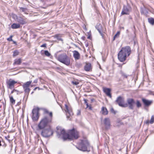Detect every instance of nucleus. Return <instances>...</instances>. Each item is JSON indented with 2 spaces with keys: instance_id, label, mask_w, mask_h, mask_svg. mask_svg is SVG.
I'll list each match as a JSON object with an SVG mask.
<instances>
[{
  "instance_id": "1",
  "label": "nucleus",
  "mask_w": 154,
  "mask_h": 154,
  "mask_svg": "<svg viewBox=\"0 0 154 154\" xmlns=\"http://www.w3.org/2000/svg\"><path fill=\"white\" fill-rule=\"evenodd\" d=\"M56 131L57 136L59 137L61 136L64 140L67 139L69 140H73V139H77L78 137V132L73 128L71 130L69 131V134H68L66 132L65 130L63 129L62 130L57 128Z\"/></svg>"
},
{
  "instance_id": "2",
  "label": "nucleus",
  "mask_w": 154,
  "mask_h": 154,
  "mask_svg": "<svg viewBox=\"0 0 154 154\" xmlns=\"http://www.w3.org/2000/svg\"><path fill=\"white\" fill-rule=\"evenodd\" d=\"M43 110L44 113L49 114V116H45L41 119L38 125L40 130L51 127L50 124L51 123L53 118V113L52 112H49L48 110L46 109H43Z\"/></svg>"
},
{
  "instance_id": "3",
  "label": "nucleus",
  "mask_w": 154,
  "mask_h": 154,
  "mask_svg": "<svg viewBox=\"0 0 154 154\" xmlns=\"http://www.w3.org/2000/svg\"><path fill=\"white\" fill-rule=\"evenodd\" d=\"M131 53V48L129 46H126L121 48L119 52L118 59L121 62H123L126 60Z\"/></svg>"
},
{
  "instance_id": "4",
  "label": "nucleus",
  "mask_w": 154,
  "mask_h": 154,
  "mask_svg": "<svg viewBox=\"0 0 154 154\" xmlns=\"http://www.w3.org/2000/svg\"><path fill=\"white\" fill-rule=\"evenodd\" d=\"M76 148L79 150L83 152H89L90 151V145L89 142L86 140H82L79 146H76Z\"/></svg>"
},
{
  "instance_id": "5",
  "label": "nucleus",
  "mask_w": 154,
  "mask_h": 154,
  "mask_svg": "<svg viewBox=\"0 0 154 154\" xmlns=\"http://www.w3.org/2000/svg\"><path fill=\"white\" fill-rule=\"evenodd\" d=\"M57 59L59 61L67 66H69L70 64V59L65 53L59 55Z\"/></svg>"
},
{
  "instance_id": "6",
  "label": "nucleus",
  "mask_w": 154,
  "mask_h": 154,
  "mask_svg": "<svg viewBox=\"0 0 154 154\" xmlns=\"http://www.w3.org/2000/svg\"><path fill=\"white\" fill-rule=\"evenodd\" d=\"M11 17L20 24L23 25L27 23L26 18L24 17L18 16L15 14H12Z\"/></svg>"
},
{
  "instance_id": "7",
  "label": "nucleus",
  "mask_w": 154,
  "mask_h": 154,
  "mask_svg": "<svg viewBox=\"0 0 154 154\" xmlns=\"http://www.w3.org/2000/svg\"><path fill=\"white\" fill-rule=\"evenodd\" d=\"M41 133L42 135L44 137H47L52 135L53 131L51 127L44 129Z\"/></svg>"
},
{
  "instance_id": "8",
  "label": "nucleus",
  "mask_w": 154,
  "mask_h": 154,
  "mask_svg": "<svg viewBox=\"0 0 154 154\" xmlns=\"http://www.w3.org/2000/svg\"><path fill=\"white\" fill-rule=\"evenodd\" d=\"M39 109L38 107L34 108L32 109V118L33 121H37L38 120L39 117Z\"/></svg>"
},
{
  "instance_id": "9",
  "label": "nucleus",
  "mask_w": 154,
  "mask_h": 154,
  "mask_svg": "<svg viewBox=\"0 0 154 154\" xmlns=\"http://www.w3.org/2000/svg\"><path fill=\"white\" fill-rule=\"evenodd\" d=\"M116 102L118 104L119 106L122 107H126L128 106L127 104H124V99L122 97H118L116 100Z\"/></svg>"
},
{
  "instance_id": "10",
  "label": "nucleus",
  "mask_w": 154,
  "mask_h": 154,
  "mask_svg": "<svg viewBox=\"0 0 154 154\" xmlns=\"http://www.w3.org/2000/svg\"><path fill=\"white\" fill-rule=\"evenodd\" d=\"M17 83V82L11 79L6 82L8 88L11 89H12L14 88L15 84Z\"/></svg>"
},
{
  "instance_id": "11",
  "label": "nucleus",
  "mask_w": 154,
  "mask_h": 154,
  "mask_svg": "<svg viewBox=\"0 0 154 154\" xmlns=\"http://www.w3.org/2000/svg\"><path fill=\"white\" fill-rule=\"evenodd\" d=\"M127 102L129 106V108L131 109H133L135 101L132 98H128L127 100Z\"/></svg>"
},
{
  "instance_id": "12",
  "label": "nucleus",
  "mask_w": 154,
  "mask_h": 154,
  "mask_svg": "<svg viewBox=\"0 0 154 154\" xmlns=\"http://www.w3.org/2000/svg\"><path fill=\"white\" fill-rule=\"evenodd\" d=\"M65 107L66 108V110H65L66 112H67V119H69V116H72L73 115V113L72 112V109L68 107L67 105L65 104Z\"/></svg>"
},
{
  "instance_id": "13",
  "label": "nucleus",
  "mask_w": 154,
  "mask_h": 154,
  "mask_svg": "<svg viewBox=\"0 0 154 154\" xmlns=\"http://www.w3.org/2000/svg\"><path fill=\"white\" fill-rule=\"evenodd\" d=\"M104 122L106 128L108 129L109 128L110 125L109 119V118H106L104 119Z\"/></svg>"
},
{
  "instance_id": "14",
  "label": "nucleus",
  "mask_w": 154,
  "mask_h": 154,
  "mask_svg": "<svg viewBox=\"0 0 154 154\" xmlns=\"http://www.w3.org/2000/svg\"><path fill=\"white\" fill-rule=\"evenodd\" d=\"M103 92L105 93L106 95L110 98L112 97V95L110 93L111 89L109 88H103Z\"/></svg>"
},
{
  "instance_id": "15",
  "label": "nucleus",
  "mask_w": 154,
  "mask_h": 154,
  "mask_svg": "<svg viewBox=\"0 0 154 154\" xmlns=\"http://www.w3.org/2000/svg\"><path fill=\"white\" fill-rule=\"evenodd\" d=\"M142 101L146 106H148L151 105L152 103V101L146 100L144 98H142Z\"/></svg>"
},
{
  "instance_id": "16",
  "label": "nucleus",
  "mask_w": 154,
  "mask_h": 154,
  "mask_svg": "<svg viewBox=\"0 0 154 154\" xmlns=\"http://www.w3.org/2000/svg\"><path fill=\"white\" fill-rule=\"evenodd\" d=\"M73 56L75 60H78L80 59V55L79 52L76 51H73Z\"/></svg>"
},
{
  "instance_id": "17",
  "label": "nucleus",
  "mask_w": 154,
  "mask_h": 154,
  "mask_svg": "<svg viewBox=\"0 0 154 154\" xmlns=\"http://www.w3.org/2000/svg\"><path fill=\"white\" fill-rule=\"evenodd\" d=\"M92 69L91 64L90 63H86L84 66V69L87 72L91 71Z\"/></svg>"
},
{
  "instance_id": "18",
  "label": "nucleus",
  "mask_w": 154,
  "mask_h": 154,
  "mask_svg": "<svg viewBox=\"0 0 154 154\" xmlns=\"http://www.w3.org/2000/svg\"><path fill=\"white\" fill-rule=\"evenodd\" d=\"M129 10L127 7L124 6L122 9V12H121V14L122 15L126 14H129Z\"/></svg>"
},
{
  "instance_id": "19",
  "label": "nucleus",
  "mask_w": 154,
  "mask_h": 154,
  "mask_svg": "<svg viewBox=\"0 0 154 154\" xmlns=\"http://www.w3.org/2000/svg\"><path fill=\"white\" fill-rule=\"evenodd\" d=\"M96 28L97 29V30L98 31L99 33L101 35L103 36V33L101 32V28L102 27V25L100 24H99L98 25H97L96 26Z\"/></svg>"
},
{
  "instance_id": "20",
  "label": "nucleus",
  "mask_w": 154,
  "mask_h": 154,
  "mask_svg": "<svg viewBox=\"0 0 154 154\" xmlns=\"http://www.w3.org/2000/svg\"><path fill=\"white\" fill-rule=\"evenodd\" d=\"M22 62V60L20 58L16 59L14 60V62L13 64L14 65H20Z\"/></svg>"
},
{
  "instance_id": "21",
  "label": "nucleus",
  "mask_w": 154,
  "mask_h": 154,
  "mask_svg": "<svg viewBox=\"0 0 154 154\" xmlns=\"http://www.w3.org/2000/svg\"><path fill=\"white\" fill-rule=\"evenodd\" d=\"M20 24H19L13 23L11 25V27L13 29H16L19 28L20 27Z\"/></svg>"
},
{
  "instance_id": "22",
  "label": "nucleus",
  "mask_w": 154,
  "mask_h": 154,
  "mask_svg": "<svg viewBox=\"0 0 154 154\" xmlns=\"http://www.w3.org/2000/svg\"><path fill=\"white\" fill-rule=\"evenodd\" d=\"M101 111L102 113L104 115H106L108 114V111L106 107H103L102 108Z\"/></svg>"
},
{
  "instance_id": "23",
  "label": "nucleus",
  "mask_w": 154,
  "mask_h": 154,
  "mask_svg": "<svg viewBox=\"0 0 154 154\" xmlns=\"http://www.w3.org/2000/svg\"><path fill=\"white\" fill-rule=\"evenodd\" d=\"M55 38H56L58 41L63 42V39L61 38V36L59 34H56L53 36Z\"/></svg>"
},
{
  "instance_id": "24",
  "label": "nucleus",
  "mask_w": 154,
  "mask_h": 154,
  "mask_svg": "<svg viewBox=\"0 0 154 154\" xmlns=\"http://www.w3.org/2000/svg\"><path fill=\"white\" fill-rule=\"evenodd\" d=\"M23 87L25 92L28 94H29L30 91V89L29 88V87H27L24 86H23Z\"/></svg>"
},
{
  "instance_id": "25",
  "label": "nucleus",
  "mask_w": 154,
  "mask_h": 154,
  "mask_svg": "<svg viewBox=\"0 0 154 154\" xmlns=\"http://www.w3.org/2000/svg\"><path fill=\"white\" fill-rule=\"evenodd\" d=\"M32 82V81H29L26 82V83H24L22 85V86L27 87H29L30 85L31 84Z\"/></svg>"
},
{
  "instance_id": "26",
  "label": "nucleus",
  "mask_w": 154,
  "mask_h": 154,
  "mask_svg": "<svg viewBox=\"0 0 154 154\" xmlns=\"http://www.w3.org/2000/svg\"><path fill=\"white\" fill-rule=\"evenodd\" d=\"M136 106L137 108H139L140 107L142 106L141 103H140V101L139 100H137L135 102Z\"/></svg>"
},
{
  "instance_id": "27",
  "label": "nucleus",
  "mask_w": 154,
  "mask_h": 154,
  "mask_svg": "<svg viewBox=\"0 0 154 154\" xmlns=\"http://www.w3.org/2000/svg\"><path fill=\"white\" fill-rule=\"evenodd\" d=\"M9 98L10 102L12 104H14L15 103V100H14L13 98V97L12 96H9Z\"/></svg>"
},
{
  "instance_id": "28",
  "label": "nucleus",
  "mask_w": 154,
  "mask_h": 154,
  "mask_svg": "<svg viewBox=\"0 0 154 154\" xmlns=\"http://www.w3.org/2000/svg\"><path fill=\"white\" fill-rule=\"evenodd\" d=\"M148 20L150 23L152 25L154 24V19L152 18H148Z\"/></svg>"
},
{
  "instance_id": "29",
  "label": "nucleus",
  "mask_w": 154,
  "mask_h": 154,
  "mask_svg": "<svg viewBox=\"0 0 154 154\" xmlns=\"http://www.w3.org/2000/svg\"><path fill=\"white\" fill-rule=\"evenodd\" d=\"M20 11L22 12H24L25 13H26V12L27 11V9L26 8H23L22 7H20Z\"/></svg>"
},
{
  "instance_id": "30",
  "label": "nucleus",
  "mask_w": 154,
  "mask_h": 154,
  "mask_svg": "<svg viewBox=\"0 0 154 154\" xmlns=\"http://www.w3.org/2000/svg\"><path fill=\"white\" fill-rule=\"evenodd\" d=\"M120 73L121 74V75L124 78H127L128 75H127L124 72L121 71L120 72Z\"/></svg>"
},
{
  "instance_id": "31",
  "label": "nucleus",
  "mask_w": 154,
  "mask_h": 154,
  "mask_svg": "<svg viewBox=\"0 0 154 154\" xmlns=\"http://www.w3.org/2000/svg\"><path fill=\"white\" fill-rule=\"evenodd\" d=\"M19 91H18L14 89L11 92V94H12L14 93H15L17 94H19Z\"/></svg>"
},
{
  "instance_id": "32",
  "label": "nucleus",
  "mask_w": 154,
  "mask_h": 154,
  "mask_svg": "<svg viewBox=\"0 0 154 154\" xmlns=\"http://www.w3.org/2000/svg\"><path fill=\"white\" fill-rule=\"evenodd\" d=\"M19 54V52L17 50H15L14 51L13 56L15 57L18 55Z\"/></svg>"
},
{
  "instance_id": "33",
  "label": "nucleus",
  "mask_w": 154,
  "mask_h": 154,
  "mask_svg": "<svg viewBox=\"0 0 154 154\" xmlns=\"http://www.w3.org/2000/svg\"><path fill=\"white\" fill-rule=\"evenodd\" d=\"M44 54L45 55L48 57H49L51 55V54L48 51H45Z\"/></svg>"
},
{
  "instance_id": "34",
  "label": "nucleus",
  "mask_w": 154,
  "mask_h": 154,
  "mask_svg": "<svg viewBox=\"0 0 154 154\" xmlns=\"http://www.w3.org/2000/svg\"><path fill=\"white\" fill-rule=\"evenodd\" d=\"M120 34V32H117L116 34L113 37V40H115V38H117L118 36H119Z\"/></svg>"
},
{
  "instance_id": "35",
  "label": "nucleus",
  "mask_w": 154,
  "mask_h": 154,
  "mask_svg": "<svg viewBox=\"0 0 154 154\" xmlns=\"http://www.w3.org/2000/svg\"><path fill=\"white\" fill-rule=\"evenodd\" d=\"M72 83L74 85H77L79 84V83L78 82L74 80L72 82Z\"/></svg>"
},
{
  "instance_id": "36",
  "label": "nucleus",
  "mask_w": 154,
  "mask_h": 154,
  "mask_svg": "<svg viewBox=\"0 0 154 154\" xmlns=\"http://www.w3.org/2000/svg\"><path fill=\"white\" fill-rule=\"evenodd\" d=\"M154 121V116H152L151 117L150 123V124H152Z\"/></svg>"
},
{
  "instance_id": "37",
  "label": "nucleus",
  "mask_w": 154,
  "mask_h": 154,
  "mask_svg": "<svg viewBox=\"0 0 154 154\" xmlns=\"http://www.w3.org/2000/svg\"><path fill=\"white\" fill-rule=\"evenodd\" d=\"M111 112L113 113L114 114H115L116 113V112L114 110L113 108H111L110 109Z\"/></svg>"
},
{
  "instance_id": "38",
  "label": "nucleus",
  "mask_w": 154,
  "mask_h": 154,
  "mask_svg": "<svg viewBox=\"0 0 154 154\" xmlns=\"http://www.w3.org/2000/svg\"><path fill=\"white\" fill-rule=\"evenodd\" d=\"M12 36H11L9 38H8L7 40L9 41H12Z\"/></svg>"
},
{
  "instance_id": "39",
  "label": "nucleus",
  "mask_w": 154,
  "mask_h": 154,
  "mask_svg": "<svg viewBox=\"0 0 154 154\" xmlns=\"http://www.w3.org/2000/svg\"><path fill=\"white\" fill-rule=\"evenodd\" d=\"M40 47H46V44H45V43L43 45H41Z\"/></svg>"
},
{
  "instance_id": "40",
  "label": "nucleus",
  "mask_w": 154,
  "mask_h": 154,
  "mask_svg": "<svg viewBox=\"0 0 154 154\" xmlns=\"http://www.w3.org/2000/svg\"><path fill=\"white\" fill-rule=\"evenodd\" d=\"M81 114V111L80 110H78L77 115L79 116Z\"/></svg>"
},
{
  "instance_id": "41",
  "label": "nucleus",
  "mask_w": 154,
  "mask_h": 154,
  "mask_svg": "<svg viewBox=\"0 0 154 154\" xmlns=\"http://www.w3.org/2000/svg\"><path fill=\"white\" fill-rule=\"evenodd\" d=\"M84 102H85V103L86 104L87 103H87V100L85 99L84 100Z\"/></svg>"
},
{
  "instance_id": "42",
  "label": "nucleus",
  "mask_w": 154,
  "mask_h": 154,
  "mask_svg": "<svg viewBox=\"0 0 154 154\" xmlns=\"http://www.w3.org/2000/svg\"><path fill=\"white\" fill-rule=\"evenodd\" d=\"M88 108L90 110L92 109V107L91 106H89Z\"/></svg>"
},
{
  "instance_id": "43",
  "label": "nucleus",
  "mask_w": 154,
  "mask_h": 154,
  "mask_svg": "<svg viewBox=\"0 0 154 154\" xmlns=\"http://www.w3.org/2000/svg\"><path fill=\"white\" fill-rule=\"evenodd\" d=\"M149 122H150L148 120H147L146 122V124H149Z\"/></svg>"
},
{
  "instance_id": "44",
  "label": "nucleus",
  "mask_w": 154,
  "mask_h": 154,
  "mask_svg": "<svg viewBox=\"0 0 154 154\" xmlns=\"http://www.w3.org/2000/svg\"><path fill=\"white\" fill-rule=\"evenodd\" d=\"M37 82H38V80L36 79L34 81V83H37Z\"/></svg>"
},
{
  "instance_id": "45",
  "label": "nucleus",
  "mask_w": 154,
  "mask_h": 154,
  "mask_svg": "<svg viewBox=\"0 0 154 154\" xmlns=\"http://www.w3.org/2000/svg\"><path fill=\"white\" fill-rule=\"evenodd\" d=\"M9 137H10L9 136H8L7 137H5V138L6 139L9 140L8 139V138H9Z\"/></svg>"
},
{
  "instance_id": "46",
  "label": "nucleus",
  "mask_w": 154,
  "mask_h": 154,
  "mask_svg": "<svg viewBox=\"0 0 154 154\" xmlns=\"http://www.w3.org/2000/svg\"><path fill=\"white\" fill-rule=\"evenodd\" d=\"M86 106H87V108H88V106H89L88 105V103H87L86 104Z\"/></svg>"
},
{
  "instance_id": "47",
  "label": "nucleus",
  "mask_w": 154,
  "mask_h": 154,
  "mask_svg": "<svg viewBox=\"0 0 154 154\" xmlns=\"http://www.w3.org/2000/svg\"><path fill=\"white\" fill-rule=\"evenodd\" d=\"M141 13L142 14H143V13H143V11L142 10H141Z\"/></svg>"
},
{
  "instance_id": "48",
  "label": "nucleus",
  "mask_w": 154,
  "mask_h": 154,
  "mask_svg": "<svg viewBox=\"0 0 154 154\" xmlns=\"http://www.w3.org/2000/svg\"><path fill=\"white\" fill-rule=\"evenodd\" d=\"M37 88H38L36 87V88H35L33 89L34 91H35Z\"/></svg>"
}]
</instances>
